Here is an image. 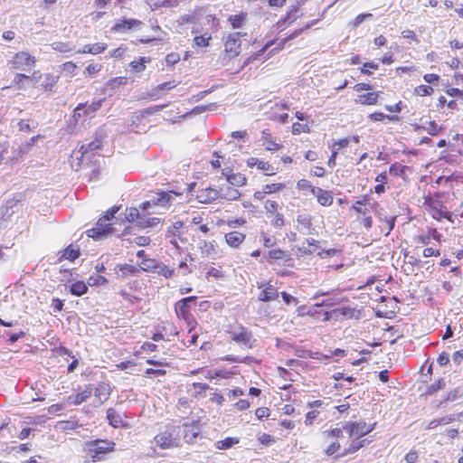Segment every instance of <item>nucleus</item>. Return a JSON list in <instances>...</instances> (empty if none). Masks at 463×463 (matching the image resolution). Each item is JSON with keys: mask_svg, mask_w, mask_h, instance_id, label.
Returning <instances> with one entry per match:
<instances>
[{"mask_svg": "<svg viewBox=\"0 0 463 463\" xmlns=\"http://www.w3.org/2000/svg\"><path fill=\"white\" fill-rule=\"evenodd\" d=\"M118 210L119 207L118 206H113L108 210L105 214L98 220L96 226L88 230V236L93 238L94 240H101L108 234L111 233V221L114 219L115 214L118 212Z\"/></svg>", "mask_w": 463, "mask_h": 463, "instance_id": "1", "label": "nucleus"}, {"mask_svg": "<svg viewBox=\"0 0 463 463\" xmlns=\"http://www.w3.org/2000/svg\"><path fill=\"white\" fill-rule=\"evenodd\" d=\"M241 33L239 32L231 33L224 40L223 54L220 57V62L223 66H227L233 58L237 57L241 52Z\"/></svg>", "mask_w": 463, "mask_h": 463, "instance_id": "2", "label": "nucleus"}, {"mask_svg": "<svg viewBox=\"0 0 463 463\" xmlns=\"http://www.w3.org/2000/svg\"><path fill=\"white\" fill-rule=\"evenodd\" d=\"M88 453L93 461L102 459L103 456L114 449L115 443L107 439H96L86 444Z\"/></svg>", "mask_w": 463, "mask_h": 463, "instance_id": "3", "label": "nucleus"}, {"mask_svg": "<svg viewBox=\"0 0 463 463\" xmlns=\"http://www.w3.org/2000/svg\"><path fill=\"white\" fill-rule=\"evenodd\" d=\"M101 146V141L95 139L87 145H82L80 148L73 152L72 157L80 161V165L89 164L92 156L95 155V151L99 149Z\"/></svg>", "mask_w": 463, "mask_h": 463, "instance_id": "4", "label": "nucleus"}, {"mask_svg": "<svg viewBox=\"0 0 463 463\" xmlns=\"http://www.w3.org/2000/svg\"><path fill=\"white\" fill-rule=\"evenodd\" d=\"M36 60L27 52H20L14 54L10 61L12 69L30 71L35 65Z\"/></svg>", "mask_w": 463, "mask_h": 463, "instance_id": "5", "label": "nucleus"}, {"mask_svg": "<svg viewBox=\"0 0 463 463\" xmlns=\"http://www.w3.org/2000/svg\"><path fill=\"white\" fill-rule=\"evenodd\" d=\"M374 428V424H367L364 421L347 422L344 425V430L350 438L356 439L370 433Z\"/></svg>", "mask_w": 463, "mask_h": 463, "instance_id": "6", "label": "nucleus"}, {"mask_svg": "<svg viewBox=\"0 0 463 463\" xmlns=\"http://www.w3.org/2000/svg\"><path fill=\"white\" fill-rule=\"evenodd\" d=\"M176 195L177 194L172 191L160 193L152 200L143 203L141 208L143 211H147L155 206L166 207Z\"/></svg>", "mask_w": 463, "mask_h": 463, "instance_id": "7", "label": "nucleus"}, {"mask_svg": "<svg viewBox=\"0 0 463 463\" xmlns=\"http://www.w3.org/2000/svg\"><path fill=\"white\" fill-rule=\"evenodd\" d=\"M198 249L201 256L207 260H216L221 257V251L217 243L214 241L201 240L198 242Z\"/></svg>", "mask_w": 463, "mask_h": 463, "instance_id": "8", "label": "nucleus"}, {"mask_svg": "<svg viewBox=\"0 0 463 463\" xmlns=\"http://www.w3.org/2000/svg\"><path fill=\"white\" fill-rule=\"evenodd\" d=\"M178 85L175 80L166 81L152 88L146 92V97L149 99L156 100L163 97L166 91L173 90Z\"/></svg>", "mask_w": 463, "mask_h": 463, "instance_id": "9", "label": "nucleus"}, {"mask_svg": "<svg viewBox=\"0 0 463 463\" xmlns=\"http://www.w3.org/2000/svg\"><path fill=\"white\" fill-rule=\"evenodd\" d=\"M430 213L436 220L447 219L452 222V213L446 210L439 201L431 200L429 203Z\"/></svg>", "mask_w": 463, "mask_h": 463, "instance_id": "10", "label": "nucleus"}, {"mask_svg": "<svg viewBox=\"0 0 463 463\" xmlns=\"http://www.w3.org/2000/svg\"><path fill=\"white\" fill-rule=\"evenodd\" d=\"M155 441L161 449H168L176 445V438L169 429L155 437Z\"/></svg>", "mask_w": 463, "mask_h": 463, "instance_id": "11", "label": "nucleus"}, {"mask_svg": "<svg viewBox=\"0 0 463 463\" xmlns=\"http://www.w3.org/2000/svg\"><path fill=\"white\" fill-rule=\"evenodd\" d=\"M218 197H220V192L211 187L200 189L196 193V199L201 203H211Z\"/></svg>", "mask_w": 463, "mask_h": 463, "instance_id": "12", "label": "nucleus"}, {"mask_svg": "<svg viewBox=\"0 0 463 463\" xmlns=\"http://www.w3.org/2000/svg\"><path fill=\"white\" fill-rule=\"evenodd\" d=\"M92 391L90 385H85L84 389L80 390L76 394L67 397L66 403L80 405L90 397Z\"/></svg>", "mask_w": 463, "mask_h": 463, "instance_id": "13", "label": "nucleus"}, {"mask_svg": "<svg viewBox=\"0 0 463 463\" xmlns=\"http://www.w3.org/2000/svg\"><path fill=\"white\" fill-rule=\"evenodd\" d=\"M196 299V297H187L175 304V311L178 317L188 319L190 317V304Z\"/></svg>", "mask_w": 463, "mask_h": 463, "instance_id": "14", "label": "nucleus"}, {"mask_svg": "<svg viewBox=\"0 0 463 463\" xmlns=\"http://www.w3.org/2000/svg\"><path fill=\"white\" fill-rule=\"evenodd\" d=\"M141 24V22L136 19H125L118 21L112 28L116 33H127L135 30Z\"/></svg>", "mask_w": 463, "mask_h": 463, "instance_id": "15", "label": "nucleus"}, {"mask_svg": "<svg viewBox=\"0 0 463 463\" xmlns=\"http://www.w3.org/2000/svg\"><path fill=\"white\" fill-rule=\"evenodd\" d=\"M110 395V386L107 383H99L94 390V396L99 404H102Z\"/></svg>", "mask_w": 463, "mask_h": 463, "instance_id": "16", "label": "nucleus"}, {"mask_svg": "<svg viewBox=\"0 0 463 463\" xmlns=\"http://www.w3.org/2000/svg\"><path fill=\"white\" fill-rule=\"evenodd\" d=\"M311 194L317 197V202L323 206H330L333 203V196L328 191L317 187L312 188Z\"/></svg>", "mask_w": 463, "mask_h": 463, "instance_id": "17", "label": "nucleus"}, {"mask_svg": "<svg viewBox=\"0 0 463 463\" xmlns=\"http://www.w3.org/2000/svg\"><path fill=\"white\" fill-rule=\"evenodd\" d=\"M107 419L111 426L114 428L125 427L123 415L113 408L107 411Z\"/></svg>", "mask_w": 463, "mask_h": 463, "instance_id": "18", "label": "nucleus"}, {"mask_svg": "<svg viewBox=\"0 0 463 463\" xmlns=\"http://www.w3.org/2000/svg\"><path fill=\"white\" fill-rule=\"evenodd\" d=\"M184 439L188 443H194L195 439L197 438V436L200 433L199 426L195 423H193V424L184 423Z\"/></svg>", "mask_w": 463, "mask_h": 463, "instance_id": "19", "label": "nucleus"}, {"mask_svg": "<svg viewBox=\"0 0 463 463\" xmlns=\"http://www.w3.org/2000/svg\"><path fill=\"white\" fill-rule=\"evenodd\" d=\"M244 240L245 235L236 231L225 234V241L227 244L232 248H238Z\"/></svg>", "mask_w": 463, "mask_h": 463, "instance_id": "20", "label": "nucleus"}, {"mask_svg": "<svg viewBox=\"0 0 463 463\" xmlns=\"http://www.w3.org/2000/svg\"><path fill=\"white\" fill-rule=\"evenodd\" d=\"M278 297V289L275 287L269 285L260 293L258 298L260 301L268 302L277 299Z\"/></svg>", "mask_w": 463, "mask_h": 463, "instance_id": "21", "label": "nucleus"}, {"mask_svg": "<svg viewBox=\"0 0 463 463\" xmlns=\"http://www.w3.org/2000/svg\"><path fill=\"white\" fill-rule=\"evenodd\" d=\"M115 270L121 278H126L129 275H135L139 272V269L131 264H118Z\"/></svg>", "mask_w": 463, "mask_h": 463, "instance_id": "22", "label": "nucleus"}, {"mask_svg": "<svg viewBox=\"0 0 463 463\" xmlns=\"http://www.w3.org/2000/svg\"><path fill=\"white\" fill-rule=\"evenodd\" d=\"M261 140L262 145L269 151H276L279 150L280 147V146L278 143L271 139V135L268 130H263L261 132Z\"/></svg>", "mask_w": 463, "mask_h": 463, "instance_id": "23", "label": "nucleus"}, {"mask_svg": "<svg viewBox=\"0 0 463 463\" xmlns=\"http://www.w3.org/2000/svg\"><path fill=\"white\" fill-rule=\"evenodd\" d=\"M378 97L379 95L377 92H368L359 95L355 99V102L362 105H374L378 101Z\"/></svg>", "mask_w": 463, "mask_h": 463, "instance_id": "24", "label": "nucleus"}, {"mask_svg": "<svg viewBox=\"0 0 463 463\" xmlns=\"http://www.w3.org/2000/svg\"><path fill=\"white\" fill-rule=\"evenodd\" d=\"M224 175V172H222ZM227 183L232 186H242L246 184V177L241 173H232L226 175Z\"/></svg>", "mask_w": 463, "mask_h": 463, "instance_id": "25", "label": "nucleus"}, {"mask_svg": "<svg viewBox=\"0 0 463 463\" xmlns=\"http://www.w3.org/2000/svg\"><path fill=\"white\" fill-rule=\"evenodd\" d=\"M246 17L247 14L241 13L239 14L230 15L228 21L233 29H240L245 24Z\"/></svg>", "mask_w": 463, "mask_h": 463, "instance_id": "26", "label": "nucleus"}, {"mask_svg": "<svg viewBox=\"0 0 463 463\" xmlns=\"http://www.w3.org/2000/svg\"><path fill=\"white\" fill-rule=\"evenodd\" d=\"M71 293L74 296H82L84 295L88 290V284H86L82 280L76 281L71 284Z\"/></svg>", "mask_w": 463, "mask_h": 463, "instance_id": "27", "label": "nucleus"}, {"mask_svg": "<svg viewBox=\"0 0 463 463\" xmlns=\"http://www.w3.org/2000/svg\"><path fill=\"white\" fill-rule=\"evenodd\" d=\"M354 308L350 307H342L332 311V314L335 315V317H342L344 318L350 319L354 316Z\"/></svg>", "mask_w": 463, "mask_h": 463, "instance_id": "28", "label": "nucleus"}, {"mask_svg": "<svg viewBox=\"0 0 463 463\" xmlns=\"http://www.w3.org/2000/svg\"><path fill=\"white\" fill-rule=\"evenodd\" d=\"M154 272L157 273L160 276H163L165 279H170L175 275V269H170L169 267L163 263H156Z\"/></svg>", "mask_w": 463, "mask_h": 463, "instance_id": "29", "label": "nucleus"}, {"mask_svg": "<svg viewBox=\"0 0 463 463\" xmlns=\"http://www.w3.org/2000/svg\"><path fill=\"white\" fill-rule=\"evenodd\" d=\"M247 164L250 167L256 166L258 169L262 170V171L272 170L271 165L268 162L263 161V160H259L258 158H255V157L249 158L247 161Z\"/></svg>", "mask_w": 463, "mask_h": 463, "instance_id": "30", "label": "nucleus"}, {"mask_svg": "<svg viewBox=\"0 0 463 463\" xmlns=\"http://www.w3.org/2000/svg\"><path fill=\"white\" fill-rule=\"evenodd\" d=\"M241 194L234 188L228 186L226 189L221 188L220 197L226 200H236L239 198Z\"/></svg>", "mask_w": 463, "mask_h": 463, "instance_id": "31", "label": "nucleus"}, {"mask_svg": "<svg viewBox=\"0 0 463 463\" xmlns=\"http://www.w3.org/2000/svg\"><path fill=\"white\" fill-rule=\"evenodd\" d=\"M161 223V220L157 217H146L142 215L138 221V226L140 228L155 227Z\"/></svg>", "mask_w": 463, "mask_h": 463, "instance_id": "32", "label": "nucleus"}, {"mask_svg": "<svg viewBox=\"0 0 463 463\" xmlns=\"http://www.w3.org/2000/svg\"><path fill=\"white\" fill-rule=\"evenodd\" d=\"M239 443V439L238 438H232V437H228L222 440H218L216 443H215V448L217 449H228L230 448H232V446L236 445Z\"/></svg>", "mask_w": 463, "mask_h": 463, "instance_id": "33", "label": "nucleus"}, {"mask_svg": "<svg viewBox=\"0 0 463 463\" xmlns=\"http://www.w3.org/2000/svg\"><path fill=\"white\" fill-rule=\"evenodd\" d=\"M141 217L142 215L139 213V211L137 208L127 209L125 218L128 222H136L138 224V221L140 220Z\"/></svg>", "mask_w": 463, "mask_h": 463, "instance_id": "34", "label": "nucleus"}, {"mask_svg": "<svg viewBox=\"0 0 463 463\" xmlns=\"http://www.w3.org/2000/svg\"><path fill=\"white\" fill-rule=\"evenodd\" d=\"M103 99H98L93 101L91 104H86V116L91 118L94 116L95 112L100 109L102 105Z\"/></svg>", "mask_w": 463, "mask_h": 463, "instance_id": "35", "label": "nucleus"}, {"mask_svg": "<svg viewBox=\"0 0 463 463\" xmlns=\"http://www.w3.org/2000/svg\"><path fill=\"white\" fill-rule=\"evenodd\" d=\"M264 187V193H267V194H276L280 192L281 190L286 188V184L283 183H276V184H265Z\"/></svg>", "mask_w": 463, "mask_h": 463, "instance_id": "36", "label": "nucleus"}, {"mask_svg": "<svg viewBox=\"0 0 463 463\" xmlns=\"http://www.w3.org/2000/svg\"><path fill=\"white\" fill-rule=\"evenodd\" d=\"M279 204L277 202L272 200H267L264 203V209L268 218H271V215L278 212Z\"/></svg>", "mask_w": 463, "mask_h": 463, "instance_id": "37", "label": "nucleus"}, {"mask_svg": "<svg viewBox=\"0 0 463 463\" xmlns=\"http://www.w3.org/2000/svg\"><path fill=\"white\" fill-rule=\"evenodd\" d=\"M232 340L239 344L248 345L250 342V335L245 331H241L240 333H232Z\"/></svg>", "mask_w": 463, "mask_h": 463, "instance_id": "38", "label": "nucleus"}, {"mask_svg": "<svg viewBox=\"0 0 463 463\" xmlns=\"http://www.w3.org/2000/svg\"><path fill=\"white\" fill-rule=\"evenodd\" d=\"M416 128H422L432 136L437 135L441 129L440 127H439L435 121H429L427 122L426 126L417 127Z\"/></svg>", "mask_w": 463, "mask_h": 463, "instance_id": "39", "label": "nucleus"}, {"mask_svg": "<svg viewBox=\"0 0 463 463\" xmlns=\"http://www.w3.org/2000/svg\"><path fill=\"white\" fill-rule=\"evenodd\" d=\"M269 46V43H267L260 51H259L257 53H254L250 56H249L243 62L242 64L239 67L238 71H241L242 69H244L246 66H248L251 61H255L258 59L259 56H260L265 51L266 49Z\"/></svg>", "mask_w": 463, "mask_h": 463, "instance_id": "40", "label": "nucleus"}, {"mask_svg": "<svg viewBox=\"0 0 463 463\" xmlns=\"http://www.w3.org/2000/svg\"><path fill=\"white\" fill-rule=\"evenodd\" d=\"M176 23L179 27L186 24H194L196 23V15L193 14H183L176 20Z\"/></svg>", "mask_w": 463, "mask_h": 463, "instance_id": "41", "label": "nucleus"}, {"mask_svg": "<svg viewBox=\"0 0 463 463\" xmlns=\"http://www.w3.org/2000/svg\"><path fill=\"white\" fill-rule=\"evenodd\" d=\"M368 199L364 197L362 200L356 201L353 205V209L359 214L365 216L367 214V208H363L362 206L367 205Z\"/></svg>", "mask_w": 463, "mask_h": 463, "instance_id": "42", "label": "nucleus"}, {"mask_svg": "<svg viewBox=\"0 0 463 463\" xmlns=\"http://www.w3.org/2000/svg\"><path fill=\"white\" fill-rule=\"evenodd\" d=\"M148 61H149V59H146V57H141L137 61H133L130 63V67L132 68L133 71H135L137 72H141L145 70V68H146L145 63L147 62Z\"/></svg>", "mask_w": 463, "mask_h": 463, "instance_id": "43", "label": "nucleus"}, {"mask_svg": "<svg viewBox=\"0 0 463 463\" xmlns=\"http://www.w3.org/2000/svg\"><path fill=\"white\" fill-rule=\"evenodd\" d=\"M156 265V263L154 260L144 259L137 268L139 269V270L141 269L144 271H153L154 272Z\"/></svg>", "mask_w": 463, "mask_h": 463, "instance_id": "44", "label": "nucleus"}, {"mask_svg": "<svg viewBox=\"0 0 463 463\" xmlns=\"http://www.w3.org/2000/svg\"><path fill=\"white\" fill-rule=\"evenodd\" d=\"M79 255L80 252L78 250L68 247L63 250L61 257L66 260H74L79 257Z\"/></svg>", "mask_w": 463, "mask_h": 463, "instance_id": "45", "label": "nucleus"}, {"mask_svg": "<svg viewBox=\"0 0 463 463\" xmlns=\"http://www.w3.org/2000/svg\"><path fill=\"white\" fill-rule=\"evenodd\" d=\"M414 92L416 95L420 97L430 95L433 92V89L428 85H420L415 88Z\"/></svg>", "mask_w": 463, "mask_h": 463, "instance_id": "46", "label": "nucleus"}, {"mask_svg": "<svg viewBox=\"0 0 463 463\" xmlns=\"http://www.w3.org/2000/svg\"><path fill=\"white\" fill-rule=\"evenodd\" d=\"M52 49L60 52H67L72 50V48L67 43L55 42L52 43Z\"/></svg>", "mask_w": 463, "mask_h": 463, "instance_id": "47", "label": "nucleus"}, {"mask_svg": "<svg viewBox=\"0 0 463 463\" xmlns=\"http://www.w3.org/2000/svg\"><path fill=\"white\" fill-rule=\"evenodd\" d=\"M107 279L101 275H93L88 279V285L91 287L103 285Z\"/></svg>", "mask_w": 463, "mask_h": 463, "instance_id": "48", "label": "nucleus"}, {"mask_svg": "<svg viewBox=\"0 0 463 463\" xmlns=\"http://www.w3.org/2000/svg\"><path fill=\"white\" fill-rule=\"evenodd\" d=\"M271 218L272 219L270 220V222H271V225H273L274 227L281 228L284 226L285 222H284L283 215L281 213H279V212L272 214Z\"/></svg>", "mask_w": 463, "mask_h": 463, "instance_id": "49", "label": "nucleus"}, {"mask_svg": "<svg viewBox=\"0 0 463 463\" xmlns=\"http://www.w3.org/2000/svg\"><path fill=\"white\" fill-rule=\"evenodd\" d=\"M151 9L155 10L161 6H169L171 5L170 0H146Z\"/></svg>", "mask_w": 463, "mask_h": 463, "instance_id": "50", "label": "nucleus"}, {"mask_svg": "<svg viewBox=\"0 0 463 463\" xmlns=\"http://www.w3.org/2000/svg\"><path fill=\"white\" fill-rule=\"evenodd\" d=\"M211 40V36L200 35L195 36L194 42L198 47H206L209 44V41Z\"/></svg>", "mask_w": 463, "mask_h": 463, "instance_id": "51", "label": "nucleus"}, {"mask_svg": "<svg viewBox=\"0 0 463 463\" xmlns=\"http://www.w3.org/2000/svg\"><path fill=\"white\" fill-rule=\"evenodd\" d=\"M444 386H445V383H444L443 379H439L434 383H432L431 385L429 386L428 392L430 394H432V393L438 392L439 390H441L442 388H444Z\"/></svg>", "mask_w": 463, "mask_h": 463, "instance_id": "52", "label": "nucleus"}, {"mask_svg": "<svg viewBox=\"0 0 463 463\" xmlns=\"http://www.w3.org/2000/svg\"><path fill=\"white\" fill-rule=\"evenodd\" d=\"M107 49V44L102 43H97L90 44V54H99L103 52Z\"/></svg>", "mask_w": 463, "mask_h": 463, "instance_id": "53", "label": "nucleus"}, {"mask_svg": "<svg viewBox=\"0 0 463 463\" xmlns=\"http://www.w3.org/2000/svg\"><path fill=\"white\" fill-rule=\"evenodd\" d=\"M85 109H86V104H79L75 108V109L73 111V116H72L75 120H77L78 118H82V117H87Z\"/></svg>", "mask_w": 463, "mask_h": 463, "instance_id": "54", "label": "nucleus"}, {"mask_svg": "<svg viewBox=\"0 0 463 463\" xmlns=\"http://www.w3.org/2000/svg\"><path fill=\"white\" fill-rule=\"evenodd\" d=\"M259 441L265 446H269L275 443V438L269 434L263 433L259 437Z\"/></svg>", "mask_w": 463, "mask_h": 463, "instance_id": "55", "label": "nucleus"}, {"mask_svg": "<svg viewBox=\"0 0 463 463\" xmlns=\"http://www.w3.org/2000/svg\"><path fill=\"white\" fill-rule=\"evenodd\" d=\"M364 446L363 441H353L347 449H345L343 455L354 453Z\"/></svg>", "mask_w": 463, "mask_h": 463, "instance_id": "56", "label": "nucleus"}, {"mask_svg": "<svg viewBox=\"0 0 463 463\" xmlns=\"http://www.w3.org/2000/svg\"><path fill=\"white\" fill-rule=\"evenodd\" d=\"M350 143H351V139H348V137H344V138L335 141L333 143L332 147L338 150L340 148L347 146Z\"/></svg>", "mask_w": 463, "mask_h": 463, "instance_id": "57", "label": "nucleus"}, {"mask_svg": "<svg viewBox=\"0 0 463 463\" xmlns=\"http://www.w3.org/2000/svg\"><path fill=\"white\" fill-rule=\"evenodd\" d=\"M62 70L71 75L76 73L77 65L72 61H67L62 64Z\"/></svg>", "mask_w": 463, "mask_h": 463, "instance_id": "58", "label": "nucleus"}, {"mask_svg": "<svg viewBox=\"0 0 463 463\" xmlns=\"http://www.w3.org/2000/svg\"><path fill=\"white\" fill-rule=\"evenodd\" d=\"M318 411H308L307 414H306V419H305V424L306 425H311L313 424L314 420L317 419V417L318 416Z\"/></svg>", "mask_w": 463, "mask_h": 463, "instance_id": "59", "label": "nucleus"}, {"mask_svg": "<svg viewBox=\"0 0 463 463\" xmlns=\"http://www.w3.org/2000/svg\"><path fill=\"white\" fill-rule=\"evenodd\" d=\"M101 70V65L99 64H89L85 69V73L89 75H94L98 73Z\"/></svg>", "mask_w": 463, "mask_h": 463, "instance_id": "60", "label": "nucleus"}, {"mask_svg": "<svg viewBox=\"0 0 463 463\" xmlns=\"http://www.w3.org/2000/svg\"><path fill=\"white\" fill-rule=\"evenodd\" d=\"M281 297L288 305H297L298 303V300L295 297L288 294L287 292H281Z\"/></svg>", "mask_w": 463, "mask_h": 463, "instance_id": "61", "label": "nucleus"}, {"mask_svg": "<svg viewBox=\"0 0 463 463\" xmlns=\"http://www.w3.org/2000/svg\"><path fill=\"white\" fill-rule=\"evenodd\" d=\"M179 60H180V57H179V54H177V53L172 52V53H169L165 57L166 65H169V66L175 64Z\"/></svg>", "mask_w": 463, "mask_h": 463, "instance_id": "62", "label": "nucleus"}, {"mask_svg": "<svg viewBox=\"0 0 463 463\" xmlns=\"http://www.w3.org/2000/svg\"><path fill=\"white\" fill-rule=\"evenodd\" d=\"M255 415L260 420L268 418L269 416V410L265 407L258 408L255 411Z\"/></svg>", "mask_w": 463, "mask_h": 463, "instance_id": "63", "label": "nucleus"}, {"mask_svg": "<svg viewBox=\"0 0 463 463\" xmlns=\"http://www.w3.org/2000/svg\"><path fill=\"white\" fill-rule=\"evenodd\" d=\"M297 187L299 190H309L311 192V189L314 188L310 182L306 179H301L297 183Z\"/></svg>", "mask_w": 463, "mask_h": 463, "instance_id": "64", "label": "nucleus"}]
</instances>
